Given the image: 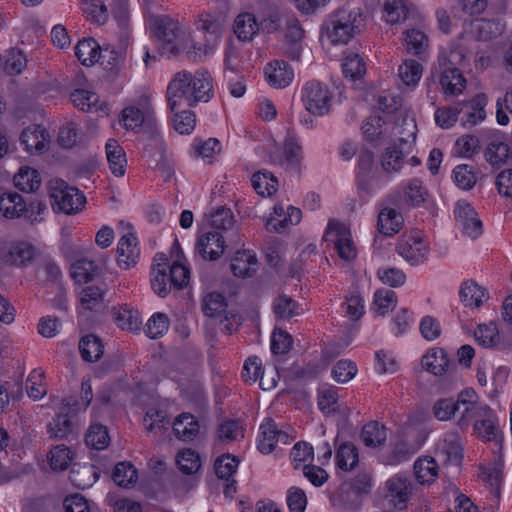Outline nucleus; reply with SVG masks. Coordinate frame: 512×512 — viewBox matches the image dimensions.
Returning a JSON list of instances; mask_svg holds the SVG:
<instances>
[{"instance_id": "nucleus-48", "label": "nucleus", "mask_w": 512, "mask_h": 512, "mask_svg": "<svg viewBox=\"0 0 512 512\" xmlns=\"http://www.w3.org/2000/svg\"><path fill=\"white\" fill-rule=\"evenodd\" d=\"M358 451L353 443H343L336 453L337 466L343 471H351L358 464Z\"/></svg>"}, {"instance_id": "nucleus-43", "label": "nucleus", "mask_w": 512, "mask_h": 512, "mask_svg": "<svg viewBox=\"0 0 512 512\" xmlns=\"http://www.w3.org/2000/svg\"><path fill=\"white\" fill-rule=\"evenodd\" d=\"M79 350L83 360L95 362L103 355V345L99 337L90 334L81 338Z\"/></svg>"}, {"instance_id": "nucleus-62", "label": "nucleus", "mask_w": 512, "mask_h": 512, "mask_svg": "<svg viewBox=\"0 0 512 512\" xmlns=\"http://www.w3.org/2000/svg\"><path fill=\"white\" fill-rule=\"evenodd\" d=\"M397 296L396 293L388 289H380L374 294L373 306L375 311L383 316L389 310H393L396 306Z\"/></svg>"}, {"instance_id": "nucleus-29", "label": "nucleus", "mask_w": 512, "mask_h": 512, "mask_svg": "<svg viewBox=\"0 0 512 512\" xmlns=\"http://www.w3.org/2000/svg\"><path fill=\"white\" fill-rule=\"evenodd\" d=\"M422 367L438 376L445 373L449 365L447 352L442 348L431 349L421 359Z\"/></svg>"}, {"instance_id": "nucleus-20", "label": "nucleus", "mask_w": 512, "mask_h": 512, "mask_svg": "<svg viewBox=\"0 0 512 512\" xmlns=\"http://www.w3.org/2000/svg\"><path fill=\"white\" fill-rule=\"evenodd\" d=\"M122 121L126 129L135 130L143 123L153 125L155 122L152 106L148 102L142 104V108L130 106L122 111Z\"/></svg>"}, {"instance_id": "nucleus-41", "label": "nucleus", "mask_w": 512, "mask_h": 512, "mask_svg": "<svg viewBox=\"0 0 512 512\" xmlns=\"http://www.w3.org/2000/svg\"><path fill=\"white\" fill-rule=\"evenodd\" d=\"M14 184L23 192H35L41 185L40 175L31 167H22L14 176Z\"/></svg>"}, {"instance_id": "nucleus-23", "label": "nucleus", "mask_w": 512, "mask_h": 512, "mask_svg": "<svg viewBox=\"0 0 512 512\" xmlns=\"http://www.w3.org/2000/svg\"><path fill=\"white\" fill-rule=\"evenodd\" d=\"M475 433L486 441H496L501 445L502 438L498 436L499 428L497 418L491 408L488 406V412L481 415L474 423Z\"/></svg>"}, {"instance_id": "nucleus-4", "label": "nucleus", "mask_w": 512, "mask_h": 512, "mask_svg": "<svg viewBox=\"0 0 512 512\" xmlns=\"http://www.w3.org/2000/svg\"><path fill=\"white\" fill-rule=\"evenodd\" d=\"M360 10L341 8L331 15L327 24V35L332 43L345 44L363 27Z\"/></svg>"}, {"instance_id": "nucleus-1", "label": "nucleus", "mask_w": 512, "mask_h": 512, "mask_svg": "<svg viewBox=\"0 0 512 512\" xmlns=\"http://www.w3.org/2000/svg\"><path fill=\"white\" fill-rule=\"evenodd\" d=\"M213 97L212 78L208 72L195 74L178 72L167 87V101L171 112L177 108L208 102Z\"/></svg>"}, {"instance_id": "nucleus-34", "label": "nucleus", "mask_w": 512, "mask_h": 512, "mask_svg": "<svg viewBox=\"0 0 512 512\" xmlns=\"http://www.w3.org/2000/svg\"><path fill=\"white\" fill-rule=\"evenodd\" d=\"M505 29L499 20L477 19L473 22V31L478 40L489 41L500 36Z\"/></svg>"}, {"instance_id": "nucleus-55", "label": "nucleus", "mask_w": 512, "mask_h": 512, "mask_svg": "<svg viewBox=\"0 0 512 512\" xmlns=\"http://www.w3.org/2000/svg\"><path fill=\"white\" fill-rule=\"evenodd\" d=\"M170 321L165 313H154L146 323L145 333L151 339L162 337L169 329Z\"/></svg>"}, {"instance_id": "nucleus-5", "label": "nucleus", "mask_w": 512, "mask_h": 512, "mask_svg": "<svg viewBox=\"0 0 512 512\" xmlns=\"http://www.w3.org/2000/svg\"><path fill=\"white\" fill-rule=\"evenodd\" d=\"M49 196L54 211L65 214L78 213L86 202V198L77 188L70 187L62 179H52L48 183Z\"/></svg>"}, {"instance_id": "nucleus-44", "label": "nucleus", "mask_w": 512, "mask_h": 512, "mask_svg": "<svg viewBox=\"0 0 512 512\" xmlns=\"http://www.w3.org/2000/svg\"><path fill=\"white\" fill-rule=\"evenodd\" d=\"M251 183L261 196H271L277 191V178L269 171L255 172L251 177Z\"/></svg>"}, {"instance_id": "nucleus-57", "label": "nucleus", "mask_w": 512, "mask_h": 512, "mask_svg": "<svg viewBox=\"0 0 512 512\" xmlns=\"http://www.w3.org/2000/svg\"><path fill=\"white\" fill-rule=\"evenodd\" d=\"M73 456L70 449L65 445L55 446L49 453L48 461L54 471L66 470Z\"/></svg>"}, {"instance_id": "nucleus-9", "label": "nucleus", "mask_w": 512, "mask_h": 512, "mask_svg": "<svg viewBox=\"0 0 512 512\" xmlns=\"http://www.w3.org/2000/svg\"><path fill=\"white\" fill-rule=\"evenodd\" d=\"M291 440L289 434L280 430L273 419L267 418L260 426L257 447L261 453L269 454L278 444L287 445Z\"/></svg>"}, {"instance_id": "nucleus-30", "label": "nucleus", "mask_w": 512, "mask_h": 512, "mask_svg": "<svg viewBox=\"0 0 512 512\" xmlns=\"http://www.w3.org/2000/svg\"><path fill=\"white\" fill-rule=\"evenodd\" d=\"M113 318L118 327L131 332L139 331L142 324L139 312L127 305L115 309Z\"/></svg>"}, {"instance_id": "nucleus-24", "label": "nucleus", "mask_w": 512, "mask_h": 512, "mask_svg": "<svg viewBox=\"0 0 512 512\" xmlns=\"http://www.w3.org/2000/svg\"><path fill=\"white\" fill-rule=\"evenodd\" d=\"M230 267L236 277H251L257 270V258L248 250H239L232 258Z\"/></svg>"}, {"instance_id": "nucleus-36", "label": "nucleus", "mask_w": 512, "mask_h": 512, "mask_svg": "<svg viewBox=\"0 0 512 512\" xmlns=\"http://www.w3.org/2000/svg\"><path fill=\"white\" fill-rule=\"evenodd\" d=\"M263 370L261 360L257 356L249 357L243 366L242 378L245 382L254 383L260 380V387L263 390L271 389L275 387L276 382L272 380L270 384H266L263 379Z\"/></svg>"}, {"instance_id": "nucleus-33", "label": "nucleus", "mask_w": 512, "mask_h": 512, "mask_svg": "<svg viewBox=\"0 0 512 512\" xmlns=\"http://www.w3.org/2000/svg\"><path fill=\"white\" fill-rule=\"evenodd\" d=\"M101 47L93 38H84L78 41L75 47V55L85 66H91L100 60Z\"/></svg>"}, {"instance_id": "nucleus-38", "label": "nucleus", "mask_w": 512, "mask_h": 512, "mask_svg": "<svg viewBox=\"0 0 512 512\" xmlns=\"http://www.w3.org/2000/svg\"><path fill=\"white\" fill-rule=\"evenodd\" d=\"M360 437L367 447H379L386 441V428L377 421H370L362 427Z\"/></svg>"}, {"instance_id": "nucleus-18", "label": "nucleus", "mask_w": 512, "mask_h": 512, "mask_svg": "<svg viewBox=\"0 0 512 512\" xmlns=\"http://www.w3.org/2000/svg\"><path fill=\"white\" fill-rule=\"evenodd\" d=\"M474 335L477 342L485 348H512V335L504 336L503 341H501L497 324L494 322L479 325Z\"/></svg>"}, {"instance_id": "nucleus-52", "label": "nucleus", "mask_w": 512, "mask_h": 512, "mask_svg": "<svg viewBox=\"0 0 512 512\" xmlns=\"http://www.w3.org/2000/svg\"><path fill=\"white\" fill-rule=\"evenodd\" d=\"M97 274V266L87 258L76 260L71 265V276L76 282H88Z\"/></svg>"}, {"instance_id": "nucleus-12", "label": "nucleus", "mask_w": 512, "mask_h": 512, "mask_svg": "<svg viewBox=\"0 0 512 512\" xmlns=\"http://www.w3.org/2000/svg\"><path fill=\"white\" fill-rule=\"evenodd\" d=\"M396 250L411 265H419L427 259L428 245L419 235H408L401 238Z\"/></svg>"}, {"instance_id": "nucleus-35", "label": "nucleus", "mask_w": 512, "mask_h": 512, "mask_svg": "<svg viewBox=\"0 0 512 512\" xmlns=\"http://www.w3.org/2000/svg\"><path fill=\"white\" fill-rule=\"evenodd\" d=\"M414 473L421 484H430L438 477V464L430 456L418 458L414 463Z\"/></svg>"}, {"instance_id": "nucleus-16", "label": "nucleus", "mask_w": 512, "mask_h": 512, "mask_svg": "<svg viewBox=\"0 0 512 512\" xmlns=\"http://www.w3.org/2000/svg\"><path fill=\"white\" fill-rule=\"evenodd\" d=\"M428 195L427 189L423 186L421 180L414 178L410 180L403 193V197L401 195H391L390 201L400 207H418L423 204Z\"/></svg>"}, {"instance_id": "nucleus-10", "label": "nucleus", "mask_w": 512, "mask_h": 512, "mask_svg": "<svg viewBox=\"0 0 512 512\" xmlns=\"http://www.w3.org/2000/svg\"><path fill=\"white\" fill-rule=\"evenodd\" d=\"M386 497L398 510H404L412 496L413 483L405 475L397 474L386 481Z\"/></svg>"}, {"instance_id": "nucleus-22", "label": "nucleus", "mask_w": 512, "mask_h": 512, "mask_svg": "<svg viewBox=\"0 0 512 512\" xmlns=\"http://www.w3.org/2000/svg\"><path fill=\"white\" fill-rule=\"evenodd\" d=\"M302 159L301 144L296 136L288 134L283 143V156L279 159V164L299 172Z\"/></svg>"}, {"instance_id": "nucleus-32", "label": "nucleus", "mask_w": 512, "mask_h": 512, "mask_svg": "<svg viewBox=\"0 0 512 512\" xmlns=\"http://www.w3.org/2000/svg\"><path fill=\"white\" fill-rule=\"evenodd\" d=\"M233 29L239 40L251 41L259 30V24L253 14L242 13L236 17Z\"/></svg>"}, {"instance_id": "nucleus-17", "label": "nucleus", "mask_w": 512, "mask_h": 512, "mask_svg": "<svg viewBox=\"0 0 512 512\" xmlns=\"http://www.w3.org/2000/svg\"><path fill=\"white\" fill-rule=\"evenodd\" d=\"M488 104V98L484 93L475 95L469 101L460 104L459 108H463L461 123L464 127H473L486 118L485 107Z\"/></svg>"}, {"instance_id": "nucleus-27", "label": "nucleus", "mask_w": 512, "mask_h": 512, "mask_svg": "<svg viewBox=\"0 0 512 512\" xmlns=\"http://www.w3.org/2000/svg\"><path fill=\"white\" fill-rule=\"evenodd\" d=\"M199 429V422L190 413L180 414L173 423V431L176 437L186 442L194 440L199 433Z\"/></svg>"}, {"instance_id": "nucleus-21", "label": "nucleus", "mask_w": 512, "mask_h": 512, "mask_svg": "<svg viewBox=\"0 0 512 512\" xmlns=\"http://www.w3.org/2000/svg\"><path fill=\"white\" fill-rule=\"evenodd\" d=\"M509 145L499 136H492L484 151L485 160L495 169L501 168L510 158Z\"/></svg>"}, {"instance_id": "nucleus-37", "label": "nucleus", "mask_w": 512, "mask_h": 512, "mask_svg": "<svg viewBox=\"0 0 512 512\" xmlns=\"http://www.w3.org/2000/svg\"><path fill=\"white\" fill-rule=\"evenodd\" d=\"M378 4L382 6L388 23L396 24L407 19L409 9L406 0H378Z\"/></svg>"}, {"instance_id": "nucleus-15", "label": "nucleus", "mask_w": 512, "mask_h": 512, "mask_svg": "<svg viewBox=\"0 0 512 512\" xmlns=\"http://www.w3.org/2000/svg\"><path fill=\"white\" fill-rule=\"evenodd\" d=\"M117 253V263L122 269H130L138 263L140 248L134 232L129 231L120 238Z\"/></svg>"}, {"instance_id": "nucleus-63", "label": "nucleus", "mask_w": 512, "mask_h": 512, "mask_svg": "<svg viewBox=\"0 0 512 512\" xmlns=\"http://www.w3.org/2000/svg\"><path fill=\"white\" fill-rule=\"evenodd\" d=\"M399 77L407 86H415L421 78L422 66L415 60H406L398 69Z\"/></svg>"}, {"instance_id": "nucleus-53", "label": "nucleus", "mask_w": 512, "mask_h": 512, "mask_svg": "<svg viewBox=\"0 0 512 512\" xmlns=\"http://www.w3.org/2000/svg\"><path fill=\"white\" fill-rule=\"evenodd\" d=\"M34 256V248L26 242H18L13 244L7 255V262L21 266L31 261Z\"/></svg>"}, {"instance_id": "nucleus-31", "label": "nucleus", "mask_w": 512, "mask_h": 512, "mask_svg": "<svg viewBox=\"0 0 512 512\" xmlns=\"http://www.w3.org/2000/svg\"><path fill=\"white\" fill-rule=\"evenodd\" d=\"M440 84L446 94L457 95L465 88L466 80L457 68H442Z\"/></svg>"}, {"instance_id": "nucleus-3", "label": "nucleus", "mask_w": 512, "mask_h": 512, "mask_svg": "<svg viewBox=\"0 0 512 512\" xmlns=\"http://www.w3.org/2000/svg\"><path fill=\"white\" fill-rule=\"evenodd\" d=\"M417 125L414 120L404 121L398 131V143L386 148L381 158V165L386 173L400 171L404 157L412 152L416 140Z\"/></svg>"}, {"instance_id": "nucleus-51", "label": "nucleus", "mask_w": 512, "mask_h": 512, "mask_svg": "<svg viewBox=\"0 0 512 512\" xmlns=\"http://www.w3.org/2000/svg\"><path fill=\"white\" fill-rule=\"evenodd\" d=\"M488 412V405L479 403H474L472 405H460L459 410H457V424L462 429H465L469 426L472 420H477L481 415H485Z\"/></svg>"}, {"instance_id": "nucleus-59", "label": "nucleus", "mask_w": 512, "mask_h": 512, "mask_svg": "<svg viewBox=\"0 0 512 512\" xmlns=\"http://www.w3.org/2000/svg\"><path fill=\"white\" fill-rule=\"evenodd\" d=\"M177 465L181 472L192 475L201 467L199 454L192 449H184L177 456Z\"/></svg>"}, {"instance_id": "nucleus-40", "label": "nucleus", "mask_w": 512, "mask_h": 512, "mask_svg": "<svg viewBox=\"0 0 512 512\" xmlns=\"http://www.w3.org/2000/svg\"><path fill=\"white\" fill-rule=\"evenodd\" d=\"M273 311L278 320H290L302 313L299 304L287 295L278 296L274 300Z\"/></svg>"}, {"instance_id": "nucleus-45", "label": "nucleus", "mask_w": 512, "mask_h": 512, "mask_svg": "<svg viewBox=\"0 0 512 512\" xmlns=\"http://www.w3.org/2000/svg\"><path fill=\"white\" fill-rule=\"evenodd\" d=\"M112 478L116 485L130 488L137 482L138 474L130 462H119L114 467Z\"/></svg>"}, {"instance_id": "nucleus-25", "label": "nucleus", "mask_w": 512, "mask_h": 512, "mask_svg": "<svg viewBox=\"0 0 512 512\" xmlns=\"http://www.w3.org/2000/svg\"><path fill=\"white\" fill-rule=\"evenodd\" d=\"M105 151L112 174L116 177L123 176L127 166L126 154L123 148L115 139H109L105 145Z\"/></svg>"}, {"instance_id": "nucleus-13", "label": "nucleus", "mask_w": 512, "mask_h": 512, "mask_svg": "<svg viewBox=\"0 0 512 512\" xmlns=\"http://www.w3.org/2000/svg\"><path fill=\"white\" fill-rule=\"evenodd\" d=\"M327 234H334V246L340 258L350 261L356 257V248L351 239L350 230L345 224L336 220H330Z\"/></svg>"}, {"instance_id": "nucleus-49", "label": "nucleus", "mask_w": 512, "mask_h": 512, "mask_svg": "<svg viewBox=\"0 0 512 512\" xmlns=\"http://www.w3.org/2000/svg\"><path fill=\"white\" fill-rule=\"evenodd\" d=\"M100 63L105 69L117 73L123 66L125 60L124 49L116 50L113 46H106L100 49Z\"/></svg>"}, {"instance_id": "nucleus-54", "label": "nucleus", "mask_w": 512, "mask_h": 512, "mask_svg": "<svg viewBox=\"0 0 512 512\" xmlns=\"http://www.w3.org/2000/svg\"><path fill=\"white\" fill-rule=\"evenodd\" d=\"M109 440L107 428L101 424H92L85 435L87 446L96 450L106 448L109 444Z\"/></svg>"}, {"instance_id": "nucleus-7", "label": "nucleus", "mask_w": 512, "mask_h": 512, "mask_svg": "<svg viewBox=\"0 0 512 512\" xmlns=\"http://www.w3.org/2000/svg\"><path fill=\"white\" fill-rule=\"evenodd\" d=\"M333 94L329 87L317 80L308 81L301 90V100L310 114L324 116L330 112Z\"/></svg>"}, {"instance_id": "nucleus-2", "label": "nucleus", "mask_w": 512, "mask_h": 512, "mask_svg": "<svg viewBox=\"0 0 512 512\" xmlns=\"http://www.w3.org/2000/svg\"><path fill=\"white\" fill-rule=\"evenodd\" d=\"M427 436L423 428L414 425L401 427L390 438L388 446L379 452V462L394 466L408 461L422 447Z\"/></svg>"}, {"instance_id": "nucleus-46", "label": "nucleus", "mask_w": 512, "mask_h": 512, "mask_svg": "<svg viewBox=\"0 0 512 512\" xmlns=\"http://www.w3.org/2000/svg\"><path fill=\"white\" fill-rule=\"evenodd\" d=\"M44 271L46 274V279L50 283L56 286L58 291L57 295V304L55 305L58 309L65 310L66 309V301H65V289L61 283L62 272L59 266L53 261H47L44 265Z\"/></svg>"}, {"instance_id": "nucleus-39", "label": "nucleus", "mask_w": 512, "mask_h": 512, "mask_svg": "<svg viewBox=\"0 0 512 512\" xmlns=\"http://www.w3.org/2000/svg\"><path fill=\"white\" fill-rule=\"evenodd\" d=\"M459 295L465 306L480 307L486 299V291L474 281L462 284Z\"/></svg>"}, {"instance_id": "nucleus-50", "label": "nucleus", "mask_w": 512, "mask_h": 512, "mask_svg": "<svg viewBox=\"0 0 512 512\" xmlns=\"http://www.w3.org/2000/svg\"><path fill=\"white\" fill-rule=\"evenodd\" d=\"M342 70L346 78L352 81L361 79L366 73V64L362 57L356 53H349L342 64Z\"/></svg>"}, {"instance_id": "nucleus-19", "label": "nucleus", "mask_w": 512, "mask_h": 512, "mask_svg": "<svg viewBox=\"0 0 512 512\" xmlns=\"http://www.w3.org/2000/svg\"><path fill=\"white\" fill-rule=\"evenodd\" d=\"M265 76L269 85L282 89L291 84L294 78V71L287 62L274 60L265 68Z\"/></svg>"}, {"instance_id": "nucleus-8", "label": "nucleus", "mask_w": 512, "mask_h": 512, "mask_svg": "<svg viewBox=\"0 0 512 512\" xmlns=\"http://www.w3.org/2000/svg\"><path fill=\"white\" fill-rule=\"evenodd\" d=\"M454 215L456 223L464 235L476 239L482 234V221L470 203L458 201L454 209Z\"/></svg>"}, {"instance_id": "nucleus-47", "label": "nucleus", "mask_w": 512, "mask_h": 512, "mask_svg": "<svg viewBox=\"0 0 512 512\" xmlns=\"http://www.w3.org/2000/svg\"><path fill=\"white\" fill-rule=\"evenodd\" d=\"M44 132L40 126L28 127L24 129L20 135V143L28 152L41 151L45 148Z\"/></svg>"}, {"instance_id": "nucleus-28", "label": "nucleus", "mask_w": 512, "mask_h": 512, "mask_svg": "<svg viewBox=\"0 0 512 512\" xmlns=\"http://www.w3.org/2000/svg\"><path fill=\"white\" fill-rule=\"evenodd\" d=\"M402 224V215L393 208L385 207L378 215V230L385 236H393L398 233Z\"/></svg>"}, {"instance_id": "nucleus-60", "label": "nucleus", "mask_w": 512, "mask_h": 512, "mask_svg": "<svg viewBox=\"0 0 512 512\" xmlns=\"http://www.w3.org/2000/svg\"><path fill=\"white\" fill-rule=\"evenodd\" d=\"M150 283L154 293L161 298H165L173 288L169 280V273L166 269H152Z\"/></svg>"}, {"instance_id": "nucleus-6", "label": "nucleus", "mask_w": 512, "mask_h": 512, "mask_svg": "<svg viewBox=\"0 0 512 512\" xmlns=\"http://www.w3.org/2000/svg\"><path fill=\"white\" fill-rule=\"evenodd\" d=\"M150 26L155 37L161 43L158 50L162 56L170 58L180 52L177 43L180 33L178 21L165 15L153 16L150 18Z\"/></svg>"}, {"instance_id": "nucleus-42", "label": "nucleus", "mask_w": 512, "mask_h": 512, "mask_svg": "<svg viewBox=\"0 0 512 512\" xmlns=\"http://www.w3.org/2000/svg\"><path fill=\"white\" fill-rule=\"evenodd\" d=\"M105 293V289L96 285L83 288L79 295L82 308L90 311L99 310L103 306Z\"/></svg>"}, {"instance_id": "nucleus-56", "label": "nucleus", "mask_w": 512, "mask_h": 512, "mask_svg": "<svg viewBox=\"0 0 512 512\" xmlns=\"http://www.w3.org/2000/svg\"><path fill=\"white\" fill-rule=\"evenodd\" d=\"M27 66V58L23 51L12 48L7 51L4 59V70L9 75L20 74Z\"/></svg>"}, {"instance_id": "nucleus-58", "label": "nucleus", "mask_w": 512, "mask_h": 512, "mask_svg": "<svg viewBox=\"0 0 512 512\" xmlns=\"http://www.w3.org/2000/svg\"><path fill=\"white\" fill-rule=\"evenodd\" d=\"M70 481L80 489H86L90 487L97 478V473L95 467L90 466H82L77 469L73 468L70 471Z\"/></svg>"}, {"instance_id": "nucleus-26", "label": "nucleus", "mask_w": 512, "mask_h": 512, "mask_svg": "<svg viewBox=\"0 0 512 512\" xmlns=\"http://www.w3.org/2000/svg\"><path fill=\"white\" fill-rule=\"evenodd\" d=\"M27 202L16 192L3 193L0 196V212L5 218L14 219L25 216Z\"/></svg>"}, {"instance_id": "nucleus-64", "label": "nucleus", "mask_w": 512, "mask_h": 512, "mask_svg": "<svg viewBox=\"0 0 512 512\" xmlns=\"http://www.w3.org/2000/svg\"><path fill=\"white\" fill-rule=\"evenodd\" d=\"M453 177L455 184L463 190L472 189L477 181L473 167L467 164L456 166L453 170Z\"/></svg>"}, {"instance_id": "nucleus-61", "label": "nucleus", "mask_w": 512, "mask_h": 512, "mask_svg": "<svg viewBox=\"0 0 512 512\" xmlns=\"http://www.w3.org/2000/svg\"><path fill=\"white\" fill-rule=\"evenodd\" d=\"M235 219L231 209L218 207L211 213L210 225L213 231H227L234 226Z\"/></svg>"}, {"instance_id": "nucleus-11", "label": "nucleus", "mask_w": 512, "mask_h": 512, "mask_svg": "<svg viewBox=\"0 0 512 512\" xmlns=\"http://www.w3.org/2000/svg\"><path fill=\"white\" fill-rule=\"evenodd\" d=\"M224 249V236L218 231H209L198 237L195 255L203 260L215 261L223 255Z\"/></svg>"}, {"instance_id": "nucleus-14", "label": "nucleus", "mask_w": 512, "mask_h": 512, "mask_svg": "<svg viewBox=\"0 0 512 512\" xmlns=\"http://www.w3.org/2000/svg\"><path fill=\"white\" fill-rule=\"evenodd\" d=\"M436 454L447 463L460 464L463 458L460 435L454 431L445 433L437 443Z\"/></svg>"}]
</instances>
